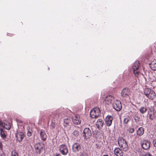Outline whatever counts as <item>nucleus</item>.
<instances>
[{
	"label": "nucleus",
	"instance_id": "nucleus-4",
	"mask_svg": "<svg viewBox=\"0 0 156 156\" xmlns=\"http://www.w3.org/2000/svg\"><path fill=\"white\" fill-rule=\"evenodd\" d=\"M82 136L85 140H87L90 138L91 136V132L88 128H85L82 133Z\"/></svg>",
	"mask_w": 156,
	"mask_h": 156
},
{
	"label": "nucleus",
	"instance_id": "nucleus-23",
	"mask_svg": "<svg viewBox=\"0 0 156 156\" xmlns=\"http://www.w3.org/2000/svg\"><path fill=\"white\" fill-rule=\"evenodd\" d=\"M147 110L146 108L145 107L142 106L139 109V111L142 114H144Z\"/></svg>",
	"mask_w": 156,
	"mask_h": 156
},
{
	"label": "nucleus",
	"instance_id": "nucleus-27",
	"mask_svg": "<svg viewBox=\"0 0 156 156\" xmlns=\"http://www.w3.org/2000/svg\"><path fill=\"white\" fill-rule=\"evenodd\" d=\"M11 156H19V155L16 151H13L11 152Z\"/></svg>",
	"mask_w": 156,
	"mask_h": 156
},
{
	"label": "nucleus",
	"instance_id": "nucleus-20",
	"mask_svg": "<svg viewBox=\"0 0 156 156\" xmlns=\"http://www.w3.org/2000/svg\"><path fill=\"white\" fill-rule=\"evenodd\" d=\"M40 136L42 140H46L47 138V135L43 130H41L40 132Z\"/></svg>",
	"mask_w": 156,
	"mask_h": 156
},
{
	"label": "nucleus",
	"instance_id": "nucleus-2",
	"mask_svg": "<svg viewBox=\"0 0 156 156\" xmlns=\"http://www.w3.org/2000/svg\"><path fill=\"white\" fill-rule=\"evenodd\" d=\"M118 142L119 147L122 148L123 151H126L128 150V145L126 141L123 138H119L118 140Z\"/></svg>",
	"mask_w": 156,
	"mask_h": 156
},
{
	"label": "nucleus",
	"instance_id": "nucleus-22",
	"mask_svg": "<svg viewBox=\"0 0 156 156\" xmlns=\"http://www.w3.org/2000/svg\"><path fill=\"white\" fill-rule=\"evenodd\" d=\"M0 136L3 139H5L6 137V136L5 134L4 131L2 128H0Z\"/></svg>",
	"mask_w": 156,
	"mask_h": 156
},
{
	"label": "nucleus",
	"instance_id": "nucleus-37",
	"mask_svg": "<svg viewBox=\"0 0 156 156\" xmlns=\"http://www.w3.org/2000/svg\"><path fill=\"white\" fill-rule=\"evenodd\" d=\"M103 156H108L107 155H104Z\"/></svg>",
	"mask_w": 156,
	"mask_h": 156
},
{
	"label": "nucleus",
	"instance_id": "nucleus-32",
	"mask_svg": "<svg viewBox=\"0 0 156 156\" xmlns=\"http://www.w3.org/2000/svg\"><path fill=\"white\" fill-rule=\"evenodd\" d=\"M153 144L154 146L156 147V139L153 140Z\"/></svg>",
	"mask_w": 156,
	"mask_h": 156
},
{
	"label": "nucleus",
	"instance_id": "nucleus-17",
	"mask_svg": "<svg viewBox=\"0 0 156 156\" xmlns=\"http://www.w3.org/2000/svg\"><path fill=\"white\" fill-rule=\"evenodd\" d=\"M114 152L116 156H123V152L119 147L115 148Z\"/></svg>",
	"mask_w": 156,
	"mask_h": 156
},
{
	"label": "nucleus",
	"instance_id": "nucleus-12",
	"mask_svg": "<svg viewBox=\"0 0 156 156\" xmlns=\"http://www.w3.org/2000/svg\"><path fill=\"white\" fill-rule=\"evenodd\" d=\"M149 110L148 111V115L149 119L151 120H153L156 119V115H155L154 112L153 111L152 108L151 109L149 107Z\"/></svg>",
	"mask_w": 156,
	"mask_h": 156
},
{
	"label": "nucleus",
	"instance_id": "nucleus-18",
	"mask_svg": "<svg viewBox=\"0 0 156 156\" xmlns=\"http://www.w3.org/2000/svg\"><path fill=\"white\" fill-rule=\"evenodd\" d=\"M104 124V122L101 119H98L96 123V125L98 129L101 128Z\"/></svg>",
	"mask_w": 156,
	"mask_h": 156
},
{
	"label": "nucleus",
	"instance_id": "nucleus-5",
	"mask_svg": "<svg viewBox=\"0 0 156 156\" xmlns=\"http://www.w3.org/2000/svg\"><path fill=\"white\" fill-rule=\"evenodd\" d=\"M140 66V64L138 61H136L135 62L133 66V71L134 74L136 76H137L140 72L139 68Z\"/></svg>",
	"mask_w": 156,
	"mask_h": 156
},
{
	"label": "nucleus",
	"instance_id": "nucleus-15",
	"mask_svg": "<svg viewBox=\"0 0 156 156\" xmlns=\"http://www.w3.org/2000/svg\"><path fill=\"white\" fill-rule=\"evenodd\" d=\"M112 116L110 115H108L105 118V123L108 126H110L112 124L113 120Z\"/></svg>",
	"mask_w": 156,
	"mask_h": 156
},
{
	"label": "nucleus",
	"instance_id": "nucleus-9",
	"mask_svg": "<svg viewBox=\"0 0 156 156\" xmlns=\"http://www.w3.org/2000/svg\"><path fill=\"white\" fill-rule=\"evenodd\" d=\"M72 149L73 152H76L81 149V147L80 144L75 143L73 145Z\"/></svg>",
	"mask_w": 156,
	"mask_h": 156
},
{
	"label": "nucleus",
	"instance_id": "nucleus-21",
	"mask_svg": "<svg viewBox=\"0 0 156 156\" xmlns=\"http://www.w3.org/2000/svg\"><path fill=\"white\" fill-rule=\"evenodd\" d=\"M144 132V129L142 127H140L137 130V135H139L140 136L143 135Z\"/></svg>",
	"mask_w": 156,
	"mask_h": 156
},
{
	"label": "nucleus",
	"instance_id": "nucleus-14",
	"mask_svg": "<svg viewBox=\"0 0 156 156\" xmlns=\"http://www.w3.org/2000/svg\"><path fill=\"white\" fill-rule=\"evenodd\" d=\"M24 135L22 132H18L16 134V137L17 140L22 141L24 137Z\"/></svg>",
	"mask_w": 156,
	"mask_h": 156
},
{
	"label": "nucleus",
	"instance_id": "nucleus-3",
	"mask_svg": "<svg viewBox=\"0 0 156 156\" xmlns=\"http://www.w3.org/2000/svg\"><path fill=\"white\" fill-rule=\"evenodd\" d=\"M100 114V111L98 107H95L91 110L90 115L92 118H96L98 117Z\"/></svg>",
	"mask_w": 156,
	"mask_h": 156
},
{
	"label": "nucleus",
	"instance_id": "nucleus-35",
	"mask_svg": "<svg viewBox=\"0 0 156 156\" xmlns=\"http://www.w3.org/2000/svg\"><path fill=\"white\" fill-rule=\"evenodd\" d=\"M144 156H152V155L149 153H147L145 154Z\"/></svg>",
	"mask_w": 156,
	"mask_h": 156
},
{
	"label": "nucleus",
	"instance_id": "nucleus-30",
	"mask_svg": "<svg viewBox=\"0 0 156 156\" xmlns=\"http://www.w3.org/2000/svg\"><path fill=\"white\" fill-rule=\"evenodd\" d=\"M134 119L136 122H138L140 121V118L137 116H136L134 118Z\"/></svg>",
	"mask_w": 156,
	"mask_h": 156
},
{
	"label": "nucleus",
	"instance_id": "nucleus-28",
	"mask_svg": "<svg viewBox=\"0 0 156 156\" xmlns=\"http://www.w3.org/2000/svg\"><path fill=\"white\" fill-rule=\"evenodd\" d=\"M73 134L75 136H77L79 135V132L78 131L75 130L73 132Z\"/></svg>",
	"mask_w": 156,
	"mask_h": 156
},
{
	"label": "nucleus",
	"instance_id": "nucleus-31",
	"mask_svg": "<svg viewBox=\"0 0 156 156\" xmlns=\"http://www.w3.org/2000/svg\"><path fill=\"white\" fill-rule=\"evenodd\" d=\"M32 135V132L29 130H28L27 133V135L28 136H31Z\"/></svg>",
	"mask_w": 156,
	"mask_h": 156
},
{
	"label": "nucleus",
	"instance_id": "nucleus-13",
	"mask_svg": "<svg viewBox=\"0 0 156 156\" xmlns=\"http://www.w3.org/2000/svg\"><path fill=\"white\" fill-rule=\"evenodd\" d=\"M72 121L75 124L79 125L81 123V120H80V117L78 115H75L73 117Z\"/></svg>",
	"mask_w": 156,
	"mask_h": 156
},
{
	"label": "nucleus",
	"instance_id": "nucleus-33",
	"mask_svg": "<svg viewBox=\"0 0 156 156\" xmlns=\"http://www.w3.org/2000/svg\"><path fill=\"white\" fill-rule=\"evenodd\" d=\"M80 156H87V155L86 153L82 152L81 153Z\"/></svg>",
	"mask_w": 156,
	"mask_h": 156
},
{
	"label": "nucleus",
	"instance_id": "nucleus-11",
	"mask_svg": "<svg viewBox=\"0 0 156 156\" xmlns=\"http://www.w3.org/2000/svg\"><path fill=\"white\" fill-rule=\"evenodd\" d=\"M114 100V98L113 97L109 95L105 98L104 103L105 104L109 105L112 103Z\"/></svg>",
	"mask_w": 156,
	"mask_h": 156
},
{
	"label": "nucleus",
	"instance_id": "nucleus-8",
	"mask_svg": "<svg viewBox=\"0 0 156 156\" xmlns=\"http://www.w3.org/2000/svg\"><path fill=\"white\" fill-rule=\"evenodd\" d=\"M59 150L61 153L64 155H66L68 151L67 147L65 144H62L60 146Z\"/></svg>",
	"mask_w": 156,
	"mask_h": 156
},
{
	"label": "nucleus",
	"instance_id": "nucleus-36",
	"mask_svg": "<svg viewBox=\"0 0 156 156\" xmlns=\"http://www.w3.org/2000/svg\"><path fill=\"white\" fill-rule=\"evenodd\" d=\"M3 124L2 121L0 119V126H3Z\"/></svg>",
	"mask_w": 156,
	"mask_h": 156
},
{
	"label": "nucleus",
	"instance_id": "nucleus-16",
	"mask_svg": "<svg viewBox=\"0 0 156 156\" xmlns=\"http://www.w3.org/2000/svg\"><path fill=\"white\" fill-rule=\"evenodd\" d=\"M130 94V90L128 88L124 89L121 92V95L123 97H126L129 96Z\"/></svg>",
	"mask_w": 156,
	"mask_h": 156
},
{
	"label": "nucleus",
	"instance_id": "nucleus-10",
	"mask_svg": "<svg viewBox=\"0 0 156 156\" xmlns=\"http://www.w3.org/2000/svg\"><path fill=\"white\" fill-rule=\"evenodd\" d=\"M150 144L149 141L144 140L141 144L142 147L143 149L145 150L148 149L150 147Z\"/></svg>",
	"mask_w": 156,
	"mask_h": 156
},
{
	"label": "nucleus",
	"instance_id": "nucleus-34",
	"mask_svg": "<svg viewBox=\"0 0 156 156\" xmlns=\"http://www.w3.org/2000/svg\"><path fill=\"white\" fill-rule=\"evenodd\" d=\"M3 148V145L2 142H0V150H2Z\"/></svg>",
	"mask_w": 156,
	"mask_h": 156
},
{
	"label": "nucleus",
	"instance_id": "nucleus-39",
	"mask_svg": "<svg viewBox=\"0 0 156 156\" xmlns=\"http://www.w3.org/2000/svg\"><path fill=\"white\" fill-rule=\"evenodd\" d=\"M52 128H54V126H52Z\"/></svg>",
	"mask_w": 156,
	"mask_h": 156
},
{
	"label": "nucleus",
	"instance_id": "nucleus-38",
	"mask_svg": "<svg viewBox=\"0 0 156 156\" xmlns=\"http://www.w3.org/2000/svg\"><path fill=\"white\" fill-rule=\"evenodd\" d=\"M59 155L58 154L56 156H58Z\"/></svg>",
	"mask_w": 156,
	"mask_h": 156
},
{
	"label": "nucleus",
	"instance_id": "nucleus-1",
	"mask_svg": "<svg viewBox=\"0 0 156 156\" xmlns=\"http://www.w3.org/2000/svg\"><path fill=\"white\" fill-rule=\"evenodd\" d=\"M144 94L146 97L148 99L152 100L156 96L155 92L149 88H146L144 89Z\"/></svg>",
	"mask_w": 156,
	"mask_h": 156
},
{
	"label": "nucleus",
	"instance_id": "nucleus-7",
	"mask_svg": "<svg viewBox=\"0 0 156 156\" xmlns=\"http://www.w3.org/2000/svg\"><path fill=\"white\" fill-rule=\"evenodd\" d=\"M44 146V145L43 143H38L36 144L35 146L36 152L40 154L43 151Z\"/></svg>",
	"mask_w": 156,
	"mask_h": 156
},
{
	"label": "nucleus",
	"instance_id": "nucleus-29",
	"mask_svg": "<svg viewBox=\"0 0 156 156\" xmlns=\"http://www.w3.org/2000/svg\"><path fill=\"white\" fill-rule=\"evenodd\" d=\"M128 131L129 133H132L134 132V130L133 128L129 127L128 129Z\"/></svg>",
	"mask_w": 156,
	"mask_h": 156
},
{
	"label": "nucleus",
	"instance_id": "nucleus-24",
	"mask_svg": "<svg viewBox=\"0 0 156 156\" xmlns=\"http://www.w3.org/2000/svg\"><path fill=\"white\" fill-rule=\"evenodd\" d=\"M70 123V120L69 119H66L64 120V126H66Z\"/></svg>",
	"mask_w": 156,
	"mask_h": 156
},
{
	"label": "nucleus",
	"instance_id": "nucleus-19",
	"mask_svg": "<svg viewBox=\"0 0 156 156\" xmlns=\"http://www.w3.org/2000/svg\"><path fill=\"white\" fill-rule=\"evenodd\" d=\"M149 65L150 67L152 70H156V60L154 59Z\"/></svg>",
	"mask_w": 156,
	"mask_h": 156
},
{
	"label": "nucleus",
	"instance_id": "nucleus-25",
	"mask_svg": "<svg viewBox=\"0 0 156 156\" xmlns=\"http://www.w3.org/2000/svg\"><path fill=\"white\" fill-rule=\"evenodd\" d=\"M131 119L129 116L125 117L123 119V122L125 124H127L130 121Z\"/></svg>",
	"mask_w": 156,
	"mask_h": 156
},
{
	"label": "nucleus",
	"instance_id": "nucleus-26",
	"mask_svg": "<svg viewBox=\"0 0 156 156\" xmlns=\"http://www.w3.org/2000/svg\"><path fill=\"white\" fill-rule=\"evenodd\" d=\"M4 127L6 129L8 130H9L10 129V123L9 122H7L5 124H4Z\"/></svg>",
	"mask_w": 156,
	"mask_h": 156
},
{
	"label": "nucleus",
	"instance_id": "nucleus-6",
	"mask_svg": "<svg viewBox=\"0 0 156 156\" xmlns=\"http://www.w3.org/2000/svg\"><path fill=\"white\" fill-rule=\"evenodd\" d=\"M113 107L116 111H120L122 108V105L120 101L118 100L115 101L113 104Z\"/></svg>",
	"mask_w": 156,
	"mask_h": 156
}]
</instances>
